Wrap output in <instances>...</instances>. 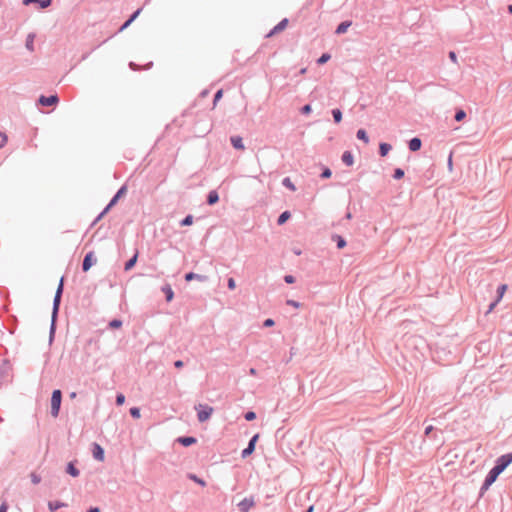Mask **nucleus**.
I'll return each instance as SVG.
<instances>
[{
    "instance_id": "obj_43",
    "label": "nucleus",
    "mask_w": 512,
    "mask_h": 512,
    "mask_svg": "<svg viewBox=\"0 0 512 512\" xmlns=\"http://www.w3.org/2000/svg\"><path fill=\"white\" fill-rule=\"evenodd\" d=\"M345 245H346L345 240L342 237H338L337 247L339 249H342L345 247Z\"/></svg>"
},
{
    "instance_id": "obj_45",
    "label": "nucleus",
    "mask_w": 512,
    "mask_h": 512,
    "mask_svg": "<svg viewBox=\"0 0 512 512\" xmlns=\"http://www.w3.org/2000/svg\"><path fill=\"white\" fill-rule=\"evenodd\" d=\"M321 176H322V178H329L331 176L330 169H325Z\"/></svg>"
},
{
    "instance_id": "obj_17",
    "label": "nucleus",
    "mask_w": 512,
    "mask_h": 512,
    "mask_svg": "<svg viewBox=\"0 0 512 512\" xmlns=\"http://www.w3.org/2000/svg\"><path fill=\"white\" fill-rule=\"evenodd\" d=\"M351 26V22L350 21H345V22H342L339 24V26L337 27L336 29V33L337 34H343L345 33L348 28Z\"/></svg>"
},
{
    "instance_id": "obj_29",
    "label": "nucleus",
    "mask_w": 512,
    "mask_h": 512,
    "mask_svg": "<svg viewBox=\"0 0 512 512\" xmlns=\"http://www.w3.org/2000/svg\"><path fill=\"white\" fill-rule=\"evenodd\" d=\"M332 114H333L334 121L336 123H340L342 120V112L339 109H334L332 111Z\"/></svg>"
},
{
    "instance_id": "obj_34",
    "label": "nucleus",
    "mask_w": 512,
    "mask_h": 512,
    "mask_svg": "<svg viewBox=\"0 0 512 512\" xmlns=\"http://www.w3.org/2000/svg\"><path fill=\"white\" fill-rule=\"evenodd\" d=\"M466 117V113L464 110H459L455 114V120L456 121H462Z\"/></svg>"
},
{
    "instance_id": "obj_19",
    "label": "nucleus",
    "mask_w": 512,
    "mask_h": 512,
    "mask_svg": "<svg viewBox=\"0 0 512 512\" xmlns=\"http://www.w3.org/2000/svg\"><path fill=\"white\" fill-rule=\"evenodd\" d=\"M140 13H141V9H138L137 11H135L133 13V15L123 24V26L121 27V30L127 28L139 16Z\"/></svg>"
},
{
    "instance_id": "obj_64",
    "label": "nucleus",
    "mask_w": 512,
    "mask_h": 512,
    "mask_svg": "<svg viewBox=\"0 0 512 512\" xmlns=\"http://www.w3.org/2000/svg\"><path fill=\"white\" fill-rule=\"evenodd\" d=\"M284 280H285V282H287V283H288V276H285V277H284Z\"/></svg>"
},
{
    "instance_id": "obj_38",
    "label": "nucleus",
    "mask_w": 512,
    "mask_h": 512,
    "mask_svg": "<svg viewBox=\"0 0 512 512\" xmlns=\"http://www.w3.org/2000/svg\"><path fill=\"white\" fill-rule=\"evenodd\" d=\"M394 178L395 179H401L403 176H404V171L400 168H397L395 171H394Z\"/></svg>"
},
{
    "instance_id": "obj_20",
    "label": "nucleus",
    "mask_w": 512,
    "mask_h": 512,
    "mask_svg": "<svg viewBox=\"0 0 512 512\" xmlns=\"http://www.w3.org/2000/svg\"><path fill=\"white\" fill-rule=\"evenodd\" d=\"M193 279H198L200 281H204L206 278H205V276H202V275H199V274H195L193 272L187 273L185 275V280L186 281H191Z\"/></svg>"
},
{
    "instance_id": "obj_44",
    "label": "nucleus",
    "mask_w": 512,
    "mask_h": 512,
    "mask_svg": "<svg viewBox=\"0 0 512 512\" xmlns=\"http://www.w3.org/2000/svg\"><path fill=\"white\" fill-rule=\"evenodd\" d=\"M236 287L235 280L233 278L228 279V288L234 290Z\"/></svg>"
},
{
    "instance_id": "obj_62",
    "label": "nucleus",
    "mask_w": 512,
    "mask_h": 512,
    "mask_svg": "<svg viewBox=\"0 0 512 512\" xmlns=\"http://www.w3.org/2000/svg\"><path fill=\"white\" fill-rule=\"evenodd\" d=\"M313 511V506H310L309 509L307 510V512H312Z\"/></svg>"
},
{
    "instance_id": "obj_2",
    "label": "nucleus",
    "mask_w": 512,
    "mask_h": 512,
    "mask_svg": "<svg viewBox=\"0 0 512 512\" xmlns=\"http://www.w3.org/2000/svg\"><path fill=\"white\" fill-rule=\"evenodd\" d=\"M195 409L197 411V417L200 422H205L208 420L214 411L211 406L203 404H198Z\"/></svg>"
},
{
    "instance_id": "obj_52",
    "label": "nucleus",
    "mask_w": 512,
    "mask_h": 512,
    "mask_svg": "<svg viewBox=\"0 0 512 512\" xmlns=\"http://www.w3.org/2000/svg\"><path fill=\"white\" fill-rule=\"evenodd\" d=\"M125 191H126V188H125V187H122V188H120V190L117 192V194H116V195H118V197H120V196H122V194H124V193H125Z\"/></svg>"
},
{
    "instance_id": "obj_15",
    "label": "nucleus",
    "mask_w": 512,
    "mask_h": 512,
    "mask_svg": "<svg viewBox=\"0 0 512 512\" xmlns=\"http://www.w3.org/2000/svg\"><path fill=\"white\" fill-rule=\"evenodd\" d=\"M219 200V196H218V193L216 191H210L209 194H208V198H207V202L209 205H214L218 202Z\"/></svg>"
},
{
    "instance_id": "obj_36",
    "label": "nucleus",
    "mask_w": 512,
    "mask_h": 512,
    "mask_svg": "<svg viewBox=\"0 0 512 512\" xmlns=\"http://www.w3.org/2000/svg\"><path fill=\"white\" fill-rule=\"evenodd\" d=\"M30 478H31V481H32L33 484H39L40 481H41V477L38 474L34 473V472L31 473Z\"/></svg>"
},
{
    "instance_id": "obj_47",
    "label": "nucleus",
    "mask_w": 512,
    "mask_h": 512,
    "mask_svg": "<svg viewBox=\"0 0 512 512\" xmlns=\"http://www.w3.org/2000/svg\"><path fill=\"white\" fill-rule=\"evenodd\" d=\"M273 325H274V321L272 319H267L264 322V326L265 327H270V326H273Z\"/></svg>"
},
{
    "instance_id": "obj_31",
    "label": "nucleus",
    "mask_w": 512,
    "mask_h": 512,
    "mask_svg": "<svg viewBox=\"0 0 512 512\" xmlns=\"http://www.w3.org/2000/svg\"><path fill=\"white\" fill-rule=\"evenodd\" d=\"M8 141V137L5 133L0 132V149L3 148Z\"/></svg>"
},
{
    "instance_id": "obj_14",
    "label": "nucleus",
    "mask_w": 512,
    "mask_h": 512,
    "mask_svg": "<svg viewBox=\"0 0 512 512\" xmlns=\"http://www.w3.org/2000/svg\"><path fill=\"white\" fill-rule=\"evenodd\" d=\"M231 143H232L233 147L236 149H239V150L244 149V145H243L241 137H238V136L231 137Z\"/></svg>"
},
{
    "instance_id": "obj_5",
    "label": "nucleus",
    "mask_w": 512,
    "mask_h": 512,
    "mask_svg": "<svg viewBox=\"0 0 512 512\" xmlns=\"http://www.w3.org/2000/svg\"><path fill=\"white\" fill-rule=\"evenodd\" d=\"M63 285H64V279L62 277L60 279V283L58 285V288H57V291H56V294H55V298H54V303H53L54 313L57 312V310L59 308V305H60V299H61V295H62V292H63Z\"/></svg>"
},
{
    "instance_id": "obj_12",
    "label": "nucleus",
    "mask_w": 512,
    "mask_h": 512,
    "mask_svg": "<svg viewBox=\"0 0 512 512\" xmlns=\"http://www.w3.org/2000/svg\"><path fill=\"white\" fill-rule=\"evenodd\" d=\"M422 142L419 138H413L409 141V149L411 151H418L421 148Z\"/></svg>"
},
{
    "instance_id": "obj_22",
    "label": "nucleus",
    "mask_w": 512,
    "mask_h": 512,
    "mask_svg": "<svg viewBox=\"0 0 512 512\" xmlns=\"http://www.w3.org/2000/svg\"><path fill=\"white\" fill-rule=\"evenodd\" d=\"M391 150V145L387 143H381L379 146V152L381 156H386Z\"/></svg>"
},
{
    "instance_id": "obj_59",
    "label": "nucleus",
    "mask_w": 512,
    "mask_h": 512,
    "mask_svg": "<svg viewBox=\"0 0 512 512\" xmlns=\"http://www.w3.org/2000/svg\"><path fill=\"white\" fill-rule=\"evenodd\" d=\"M508 11L512 14V5L508 6Z\"/></svg>"
},
{
    "instance_id": "obj_32",
    "label": "nucleus",
    "mask_w": 512,
    "mask_h": 512,
    "mask_svg": "<svg viewBox=\"0 0 512 512\" xmlns=\"http://www.w3.org/2000/svg\"><path fill=\"white\" fill-rule=\"evenodd\" d=\"M288 220V211H284L278 218V223L284 224Z\"/></svg>"
},
{
    "instance_id": "obj_27",
    "label": "nucleus",
    "mask_w": 512,
    "mask_h": 512,
    "mask_svg": "<svg viewBox=\"0 0 512 512\" xmlns=\"http://www.w3.org/2000/svg\"><path fill=\"white\" fill-rule=\"evenodd\" d=\"M30 2H39L41 7L45 8L50 5L51 0H24L25 4H29Z\"/></svg>"
},
{
    "instance_id": "obj_63",
    "label": "nucleus",
    "mask_w": 512,
    "mask_h": 512,
    "mask_svg": "<svg viewBox=\"0 0 512 512\" xmlns=\"http://www.w3.org/2000/svg\"><path fill=\"white\" fill-rule=\"evenodd\" d=\"M496 303L491 304L490 310H492L495 307Z\"/></svg>"
},
{
    "instance_id": "obj_8",
    "label": "nucleus",
    "mask_w": 512,
    "mask_h": 512,
    "mask_svg": "<svg viewBox=\"0 0 512 512\" xmlns=\"http://www.w3.org/2000/svg\"><path fill=\"white\" fill-rule=\"evenodd\" d=\"M259 438V435L256 434L252 437V439L250 440L249 444H248V447L245 448L243 451H242V457L245 458L249 455H251L255 449V444L257 442Z\"/></svg>"
},
{
    "instance_id": "obj_7",
    "label": "nucleus",
    "mask_w": 512,
    "mask_h": 512,
    "mask_svg": "<svg viewBox=\"0 0 512 512\" xmlns=\"http://www.w3.org/2000/svg\"><path fill=\"white\" fill-rule=\"evenodd\" d=\"M95 262H96V259L94 257V253L93 252L87 253L83 260V265H82L83 271H85V272L88 271Z\"/></svg>"
},
{
    "instance_id": "obj_23",
    "label": "nucleus",
    "mask_w": 512,
    "mask_h": 512,
    "mask_svg": "<svg viewBox=\"0 0 512 512\" xmlns=\"http://www.w3.org/2000/svg\"><path fill=\"white\" fill-rule=\"evenodd\" d=\"M67 473L73 477H77L79 475V470L74 466L72 462H70L67 465Z\"/></svg>"
},
{
    "instance_id": "obj_60",
    "label": "nucleus",
    "mask_w": 512,
    "mask_h": 512,
    "mask_svg": "<svg viewBox=\"0 0 512 512\" xmlns=\"http://www.w3.org/2000/svg\"><path fill=\"white\" fill-rule=\"evenodd\" d=\"M448 163H449V166H451V165H452V157H451V156L449 157V161H448Z\"/></svg>"
},
{
    "instance_id": "obj_25",
    "label": "nucleus",
    "mask_w": 512,
    "mask_h": 512,
    "mask_svg": "<svg viewBox=\"0 0 512 512\" xmlns=\"http://www.w3.org/2000/svg\"><path fill=\"white\" fill-rule=\"evenodd\" d=\"M163 291H164V292H165V294H166V300H167L168 302H170V301L173 299V296H174V293H173V291H172L171 287H170V286H165V287L163 288Z\"/></svg>"
},
{
    "instance_id": "obj_13",
    "label": "nucleus",
    "mask_w": 512,
    "mask_h": 512,
    "mask_svg": "<svg viewBox=\"0 0 512 512\" xmlns=\"http://www.w3.org/2000/svg\"><path fill=\"white\" fill-rule=\"evenodd\" d=\"M342 161L347 165V166H352L353 163H354V158H353V155L351 154V152L349 151H345L342 155Z\"/></svg>"
},
{
    "instance_id": "obj_33",
    "label": "nucleus",
    "mask_w": 512,
    "mask_h": 512,
    "mask_svg": "<svg viewBox=\"0 0 512 512\" xmlns=\"http://www.w3.org/2000/svg\"><path fill=\"white\" fill-rule=\"evenodd\" d=\"M130 414L133 418H140V409L137 407H133L130 409Z\"/></svg>"
},
{
    "instance_id": "obj_1",
    "label": "nucleus",
    "mask_w": 512,
    "mask_h": 512,
    "mask_svg": "<svg viewBox=\"0 0 512 512\" xmlns=\"http://www.w3.org/2000/svg\"><path fill=\"white\" fill-rule=\"evenodd\" d=\"M62 400V393L60 390H54L51 397V415L56 418L59 415Z\"/></svg>"
},
{
    "instance_id": "obj_37",
    "label": "nucleus",
    "mask_w": 512,
    "mask_h": 512,
    "mask_svg": "<svg viewBox=\"0 0 512 512\" xmlns=\"http://www.w3.org/2000/svg\"><path fill=\"white\" fill-rule=\"evenodd\" d=\"M109 326L113 329L120 328L122 326V322L120 320L114 319L109 323Z\"/></svg>"
},
{
    "instance_id": "obj_55",
    "label": "nucleus",
    "mask_w": 512,
    "mask_h": 512,
    "mask_svg": "<svg viewBox=\"0 0 512 512\" xmlns=\"http://www.w3.org/2000/svg\"><path fill=\"white\" fill-rule=\"evenodd\" d=\"M290 305H293L294 307L298 308L299 307V303L297 302H293V301H290Z\"/></svg>"
},
{
    "instance_id": "obj_18",
    "label": "nucleus",
    "mask_w": 512,
    "mask_h": 512,
    "mask_svg": "<svg viewBox=\"0 0 512 512\" xmlns=\"http://www.w3.org/2000/svg\"><path fill=\"white\" fill-rule=\"evenodd\" d=\"M137 259H138V252H136L134 254V256L125 264V271L131 270L135 266Z\"/></svg>"
},
{
    "instance_id": "obj_16",
    "label": "nucleus",
    "mask_w": 512,
    "mask_h": 512,
    "mask_svg": "<svg viewBox=\"0 0 512 512\" xmlns=\"http://www.w3.org/2000/svg\"><path fill=\"white\" fill-rule=\"evenodd\" d=\"M178 442L181 443L183 446H190L196 443V439L194 437H180L178 438Z\"/></svg>"
},
{
    "instance_id": "obj_46",
    "label": "nucleus",
    "mask_w": 512,
    "mask_h": 512,
    "mask_svg": "<svg viewBox=\"0 0 512 512\" xmlns=\"http://www.w3.org/2000/svg\"><path fill=\"white\" fill-rule=\"evenodd\" d=\"M302 112L305 113V114H308L311 112V106L308 104V105H305L303 108H302Z\"/></svg>"
},
{
    "instance_id": "obj_10",
    "label": "nucleus",
    "mask_w": 512,
    "mask_h": 512,
    "mask_svg": "<svg viewBox=\"0 0 512 512\" xmlns=\"http://www.w3.org/2000/svg\"><path fill=\"white\" fill-rule=\"evenodd\" d=\"M39 102L43 106H51L58 102V97L56 95H51L49 97L41 96Z\"/></svg>"
},
{
    "instance_id": "obj_9",
    "label": "nucleus",
    "mask_w": 512,
    "mask_h": 512,
    "mask_svg": "<svg viewBox=\"0 0 512 512\" xmlns=\"http://www.w3.org/2000/svg\"><path fill=\"white\" fill-rule=\"evenodd\" d=\"M92 453H93V457L96 460L101 461V462L104 461V450L99 444H97V443L93 444Z\"/></svg>"
},
{
    "instance_id": "obj_50",
    "label": "nucleus",
    "mask_w": 512,
    "mask_h": 512,
    "mask_svg": "<svg viewBox=\"0 0 512 512\" xmlns=\"http://www.w3.org/2000/svg\"><path fill=\"white\" fill-rule=\"evenodd\" d=\"M26 45H27L28 49L32 50V49H33V39H32V38H31V39H29V40L27 41V44H26Z\"/></svg>"
},
{
    "instance_id": "obj_30",
    "label": "nucleus",
    "mask_w": 512,
    "mask_h": 512,
    "mask_svg": "<svg viewBox=\"0 0 512 512\" xmlns=\"http://www.w3.org/2000/svg\"><path fill=\"white\" fill-rule=\"evenodd\" d=\"M506 290H507V285L503 284V285L499 286V288H498V299H497L496 303L498 301H500V299L503 297V295L506 292Z\"/></svg>"
},
{
    "instance_id": "obj_28",
    "label": "nucleus",
    "mask_w": 512,
    "mask_h": 512,
    "mask_svg": "<svg viewBox=\"0 0 512 512\" xmlns=\"http://www.w3.org/2000/svg\"><path fill=\"white\" fill-rule=\"evenodd\" d=\"M188 477L191 480H193L194 482H196L197 484H199V485H201L203 487L206 486V482L203 479L197 477L195 474H189Z\"/></svg>"
},
{
    "instance_id": "obj_6",
    "label": "nucleus",
    "mask_w": 512,
    "mask_h": 512,
    "mask_svg": "<svg viewBox=\"0 0 512 512\" xmlns=\"http://www.w3.org/2000/svg\"><path fill=\"white\" fill-rule=\"evenodd\" d=\"M255 501L253 497L245 498L239 503V509L241 512H248L252 507H254Z\"/></svg>"
},
{
    "instance_id": "obj_4",
    "label": "nucleus",
    "mask_w": 512,
    "mask_h": 512,
    "mask_svg": "<svg viewBox=\"0 0 512 512\" xmlns=\"http://www.w3.org/2000/svg\"><path fill=\"white\" fill-rule=\"evenodd\" d=\"M500 473L501 472L499 470H497L495 467H493L490 470L489 474L487 475L482 488L488 489L496 481V479Z\"/></svg>"
},
{
    "instance_id": "obj_53",
    "label": "nucleus",
    "mask_w": 512,
    "mask_h": 512,
    "mask_svg": "<svg viewBox=\"0 0 512 512\" xmlns=\"http://www.w3.org/2000/svg\"><path fill=\"white\" fill-rule=\"evenodd\" d=\"M88 512H100V510L97 507H93V508H90Z\"/></svg>"
},
{
    "instance_id": "obj_48",
    "label": "nucleus",
    "mask_w": 512,
    "mask_h": 512,
    "mask_svg": "<svg viewBox=\"0 0 512 512\" xmlns=\"http://www.w3.org/2000/svg\"><path fill=\"white\" fill-rule=\"evenodd\" d=\"M7 509H8V505L7 503L4 501L2 503V505L0 506V512H7Z\"/></svg>"
},
{
    "instance_id": "obj_61",
    "label": "nucleus",
    "mask_w": 512,
    "mask_h": 512,
    "mask_svg": "<svg viewBox=\"0 0 512 512\" xmlns=\"http://www.w3.org/2000/svg\"><path fill=\"white\" fill-rule=\"evenodd\" d=\"M346 217H347V219H351V217H352L351 213H347Z\"/></svg>"
},
{
    "instance_id": "obj_35",
    "label": "nucleus",
    "mask_w": 512,
    "mask_h": 512,
    "mask_svg": "<svg viewBox=\"0 0 512 512\" xmlns=\"http://www.w3.org/2000/svg\"><path fill=\"white\" fill-rule=\"evenodd\" d=\"M192 223H193V217L191 215H188L182 220L181 225L188 226V225H191Z\"/></svg>"
},
{
    "instance_id": "obj_42",
    "label": "nucleus",
    "mask_w": 512,
    "mask_h": 512,
    "mask_svg": "<svg viewBox=\"0 0 512 512\" xmlns=\"http://www.w3.org/2000/svg\"><path fill=\"white\" fill-rule=\"evenodd\" d=\"M222 95H223V91L222 90H218L214 96V105H216V103L222 98Z\"/></svg>"
},
{
    "instance_id": "obj_41",
    "label": "nucleus",
    "mask_w": 512,
    "mask_h": 512,
    "mask_svg": "<svg viewBox=\"0 0 512 512\" xmlns=\"http://www.w3.org/2000/svg\"><path fill=\"white\" fill-rule=\"evenodd\" d=\"M125 402V396L123 394H118L116 397V403L117 405H122Z\"/></svg>"
},
{
    "instance_id": "obj_58",
    "label": "nucleus",
    "mask_w": 512,
    "mask_h": 512,
    "mask_svg": "<svg viewBox=\"0 0 512 512\" xmlns=\"http://www.w3.org/2000/svg\"><path fill=\"white\" fill-rule=\"evenodd\" d=\"M70 397H71V398L76 397V393H75V392H72V393L70 394Z\"/></svg>"
},
{
    "instance_id": "obj_54",
    "label": "nucleus",
    "mask_w": 512,
    "mask_h": 512,
    "mask_svg": "<svg viewBox=\"0 0 512 512\" xmlns=\"http://www.w3.org/2000/svg\"><path fill=\"white\" fill-rule=\"evenodd\" d=\"M432 429H433L432 426L427 427L426 430H425V433L429 434L432 431Z\"/></svg>"
},
{
    "instance_id": "obj_56",
    "label": "nucleus",
    "mask_w": 512,
    "mask_h": 512,
    "mask_svg": "<svg viewBox=\"0 0 512 512\" xmlns=\"http://www.w3.org/2000/svg\"><path fill=\"white\" fill-rule=\"evenodd\" d=\"M283 184H284L285 186H288V178H285V179L283 180Z\"/></svg>"
},
{
    "instance_id": "obj_57",
    "label": "nucleus",
    "mask_w": 512,
    "mask_h": 512,
    "mask_svg": "<svg viewBox=\"0 0 512 512\" xmlns=\"http://www.w3.org/2000/svg\"><path fill=\"white\" fill-rule=\"evenodd\" d=\"M250 373H251L252 375H255V374H256L255 369H254V368L250 369Z\"/></svg>"
},
{
    "instance_id": "obj_11",
    "label": "nucleus",
    "mask_w": 512,
    "mask_h": 512,
    "mask_svg": "<svg viewBox=\"0 0 512 512\" xmlns=\"http://www.w3.org/2000/svg\"><path fill=\"white\" fill-rule=\"evenodd\" d=\"M286 24H287V19H283L278 25H276L274 27V29L272 31H270L267 34V37H271L272 35H274V34H276L278 32L284 31L285 28H286Z\"/></svg>"
},
{
    "instance_id": "obj_51",
    "label": "nucleus",
    "mask_w": 512,
    "mask_h": 512,
    "mask_svg": "<svg viewBox=\"0 0 512 512\" xmlns=\"http://www.w3.org/2000/svg\"><path fill=\"white\" fill-rule=\"evenodd\" d=\"M174 365H175V367H176V368H181V367H183V365H184V364H183V361H181V360H177V361L174 363Z\"/></svg>"
},
{
    "instance_id": "obj_40",
    "label": "nucleus",
    "mask_w": 512,
    "mask_h": 512,
    "mask_svg": "<svg viewBox=\"0 0 512 512\" xmlns=\"http://www.w3.org/2000/svg\"><path fill=\"white\" fill-rule=\"evenodd\" d=\"M256 418V414L253 412V411H248L246 414H245V419L247 421H252Z\"/></svg>"
},
{
    "instance_id": "obj_24",
    "label": "nucleus",
    "mask_w": 512,
    "mask_h": 512,
    "mask_svg": "<svg viewBox=\"0 0 512 512\" xmlns=\"http://www.w3.org/2000/svg\"><path fill=\"white\" fill-rule=\"evenodd\" d=\"M357 138L364 141L365 143H368L369 142V138L367 136V133L365 130L363 129H359L357 131Z\"/></svg>"
},
{
    "instance_id": "obj_39",
    "label": "nucleus",
    "mask_w": 512,
    "mask_h": 512,
    "mask_svg": "<svg viewBox=\"0 0 512 512\" xmlns=\"http://www.w3.org/2000/svg\"><path fill=\"white\" fill-rule=\"evenodd\" d=\"M330 59V55L329 54H323L319 59H318V63L319 64H324L326 63L328 60Z\"/></svg>"
},
{
    "instance_id": "obj_21",
    "label": "nucleus",
    "mask_w": 512,
    "mask_h": 512,
    "mask_svg": "<svg viewBox=\"0 0 512 512\" xmlns=\"http://www.w3.org/2000/svg\"><path fill=\"white\" fill-rule=\"evenodd\" d=\"M66 504L65 503H62V502H59V501H55V502H49L48 503V507L50 509L51 512H54L56 511L57 509L59 508H62V507H65Z\"/></svg>"
},
{
    "instance_id": "obj_3",
    "label": "nucleus",
    "mask_w": 512,
    "mask_h": 512,
    "mask_svg": "<svg viewBox=\"0 0 512 512\" xmlns=\"http://www.w3.org/2000/svg\"><path fill=\"white\" fill-rule=\"evenodd\" d=\"M512 463V453L502 455L494 466L501 473Z\"/></svg>"
},
{
    "instance_id": "obj_26",
    "label": "nucleus",
    "mask_w": 512,
    "mask_h": 512,
    "mask_svg": "<svg viewBox=\"0 0 512 512\" xmlns=\"http://www.w3.org/2000/svg\"><path fill=\"white\" fill-rule=\"evenodd\" d=\"M119 197L118 195H115L112 200L110 201V203L108 204V206L105 208V210L100 214L99 218H101L113 205L116 204V202L118 201Z\"/></svg>"
},
{
    "instance_id": "obj_49",
    "label": "nucleus",
    "mask_w": 512,
    "mask_h": 512,
    "mask_svg": "<svg viewBox=\"0 0 512 512\" xmlns=\"http://www.w3.org/2000/svg\"><path fill=\"white\" fill-rule=\"evenodd\" d=\"M449 57H450V59H451L453 62H456V61H457V57H456L455 52H450V53H449Z\"/></svg>"
}]
</instances>
